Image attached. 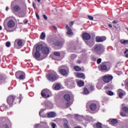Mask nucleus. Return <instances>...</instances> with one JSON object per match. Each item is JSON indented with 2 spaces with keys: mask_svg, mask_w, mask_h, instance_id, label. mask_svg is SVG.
<instances>
[{
  "mask_svg": "<svg viewBox=\"0 0 128 128\" xmlns=\"http://www.w3.org/2000/svg\"><path fill=\"white\" fill-rule=\"evenodd\" d=\"M46 78L49 82H56L58 78V76L56 71L54 70H50L48 73L46 75Z\"/></svg>",
  "mask_w": 128,
  "mask_h": 128,
  "instance_id": "f257e3e1",
  "label": "nucleus"
},
{
  "mask_svg": "<svg viewBox=\"0 0 128 128\" xmlns=\"http://www.w3.org/2000/svg\"><path fill=\"white\" fill-rule=\"evenodd\" d=\"M104 48V46L102 44H96L94 47V51L97 54H102V50Z\"/></svg>",
  "mask_w": 128,
  "mask_h": 128,
  "instance_id": "f03ea898",
  "label": "nucleus"
},
{
  "mask_svg": "<svg viewBox=\"0 0 128 128\" xmlns=\"http://www.w3.org/2000/svg\"><path fill=\"white\" fill-rule=\"evenodd\" d=\"M52 94V92L48 89H44L41 92V96L44 98H50Z\"/></svg>",
  "mask_w": 128,
  "mask_h": 128,
  "instance_id": "7ed1b4c3",
  "label": "nucleus"
},
{
  "mask_svg": "<svg viewBox=\"0 0 128 128\" xmlns=\"http://www.w3.org/2000/svg\"><path fill=\"white\" fill-rule=\"evenodd\" d=\"M64 83L66 86L69 88H72L74 86V81L72 79H66Z\"/></svg>",
  "mask_w": 128,
  "mask_h": 128,
  "instance_id": "20e7f679",
  "label": "nucleus"
},
{
  "mask_svg": "<svg viewBox=\"0 0 128 128\" xmlns=\"http://www.w3.org/2000/svg\"><path fill=\"white\" fill-rule=\"evenodd\" d=\"M16 76L18 80H24L26 78V74L22 71H18L16 73Z\"/></svg>",
  "mask_w": 128,
  "mask_h": 128,
  "instance_id": "39448f33",
  "label": "nucleus"
},
{
  "mask_svg": "<svg viewBox=\"0 0 128 128\" xmlns=\"http://www.w3.org/2000/svg\"><path fill=\"white\" fill-rule=\"evenodd\" d=\"M22 46V40L18 39L15 40L14 42V48H20Z\"/></svg>",
  "mask_w": 128,
  "mask_h": 128,
  "instance_id": "423d86ee",
  "label": "nucleus"
},
{
  "mask_svg": "<svg viewBox=\"0 0 128 128\" xmlns=\"http://www.w3.org/2000/svg\"><path fill=\"white\" fill-rule=\"evenodd\" d=\"M16 96L11 95L8 96L7 98V102L9 106H12V104H14V100H16Z\"/></svg>",
  "mask_w": 128,
  "mask_h": 128,
  "instance_id": "0eeeda50",
  "label": "nucleus"
},
{
  "mask_svg": "<svg viewBox=\"0 0 128 128\" xmlns=\"http://www.w3.org/2000/svg\"><path fill=\"white\" fill-rule=\"evenodd\" d=\"M42 106H44L46 108H52L54 106V104L52 103L50 101H45L42 103Z\"/></svg>",
  "mask_w": 128,
  "mask_h": 128,
  "instance_id": "6e6552de",
  "label": "nucleus"
},
{
  "mask_svg": "<svg viewBox=\"0 0 128 128\" xmlns=\"http://www.w3.org/2000/svg\"><path fill=\"white\" fill-rule=\"evenodd\" d=\"M112 78H113L112 76L110 75H107L103 78L102 80L104 82L108 83V82H110V80H112Z\"/></svg>",
  "mask_w": 128,
  "mask_h": 128,
  "instance_id": "1a4fd4ad",
  "label": "nucleus"
},
{
  "mask_svg": "<svg viewBox=\"0 0 128 128\" xmlns=\"http://www.w3.org/2000/svg\"><path fill=\"white\" fill-rule=\"evenodd\" d=\"M86 108H90V110L92 112H96V108L98 106H96V104L94 103L91 104L90 105H86Z\"/></svg>",
  "mask_w": 128,
  "mask_h": 128,
  "instance_id": "9d476101",
  "label": "nucleus"
},
{
  "mask_svg": "<svg viewBox=\"0 0 128 128\" xmlns=\"http://www.w3.org/2000/svg\"><path fill=\"white\" fill-rule=\"evenodd\" d=\"M110 63L107 62L106 64H102L100 66V68L102 70H106L108 68H110Z\"/></svg>",
  "mask_w": 128,
  "mask_h": 128,
  "instance_id": "9b49d317",
  "label": "nucleus"
},
{
  "mask_svg": "<svg viewBox=\"0 0 128 128\" xmlns=\"http://www.w3.org/2000/svg\"><path fill=\"white\" fill-rule=\"evenodd\" d=\"M50 43L54 44L56 46H62L64 44V41H57L55 43L54 42L51 41Z\"/></svg>",
  "mask_w": 128,
  "mask_h": 128,
  "instance_id": "f8f14e48",
  "label": "nucleus"
},
{
  "mask_svg": "<svg viewBox=\"0 0 128 128\" xmlns=\"http://www.w3.org/2000/svg\"><path fill=\"white\" fill-rule=\"evenodd\" d=\"M42 52L44 54H46V56H48V54H50V48L48 47L44 46L42 48Z\"/></svg>",
  "mask_w": 128,
  "mask_h": 128,
  "instance_id": "ddd939ff",
  "label": "nucleus"
},
{
  "mask_svg": "<svg viewBox=\"0 0 128 128\" xmlns=\"http://www.w3.org/2000/svg\"><path fill=\"white\" fill-rule=\"evenodd\" d=\"M106 40V38L104 36L96 37V42H104Z\"/></svg>",
  "mask_w": 128,
  "mask_h": 128,
  "instance_id": "4468645a",
  "label": "nucleus"
},
{
  "mask_svg": "<svg viewBox=\"0 0 128 128\" xmlns=\"http://www.w3.org/2000/svg\"><path fill=\"white\" fill-rule=\"evenodd\" d=\"M82 38L86 40H90V34H88L87 32H84L82 34Z\"/></svg>",
  "mask_w": 128,
  "mask_h": 128,
  "instance_id": "2eb2a0df",
  "label": "nucleus"
},
{
  "mask_svg": "<svg viewBox=\"0 0 128 128\" xmlns=\"http://www.w3.org/2000/svg\"><path fill=\"white\" fill-rule=\"evenodd\" d=\"M7 26L9 28H14V26H16V23L12 20H9L7 23Z\"/></svg>",
  "mask_w": 128,
  "mask_h": 128,
  "instance_id": "dca6fc26",
  "label": "nucleus"
},
{
  "mask_svg": "<svg viewBox=\"0 0 128 128\" xmlns=\"http://www.w3.org/2000/svg\"><path fill=\"white\" fill-rule=\"evenodd\" d=\"M66 29L68 30L66 32V34H68V36H72L74 34L72 30L70 28L68 25H66Z\"/></svg>",
  "mask_w": 128,
  "mask_h": 128,
  "instance_id": "f3484780",
  "label": "nucleus"
},
{
  "mask_svg": "<svg viewBox=\"0 0 128 128\" xmlns=\"http://www.w3.org/2000/svg\"><path fill=\"white\" fill-rule=\"evenodd\" d=\"M63 66H61L59 67L60 72L61 74H62V76H66L68 72H66V69L62 68Z\"/></svg>",
  "mask_w": 128,
  "mask_h": 128,
  "instance_id": "a211bd4d",
  "label": "nucleus"
},
{
  "mask_svg": "<svg viewBox=\"0 0 128 128\" xmlns=\"http://www.w3.org/2000/svg\"><path fill=\"white\" fill-rule=\"evenodd\" d=\"M118 94L120 98H122V96H126V92L122 90V89H119L118 90Z\"/></svg>",
  "mask_w": 128,
  "mask_h": 128,
  "instance_id": "6ab92c4d",
  "label": "nucleus"
},
{
  "mask_svg": "<svg viewBox=\"0 0 128 128\" xmlns=\"http://www.w3.org/2000/svg\"><path fill=\"white\" fill-rule=\"evenodd\" d=\"M34 58L37 60H40V53L38 51H36L34 56Z\"/></svg>",
  "mask_w": 128,
  "mask_h": 128,
  "instance_id": "aec40b11",
  "label": "nucleus"
},
{
  "mask_svg": "<svg viewBox=\"0 0 128 128\" xmlns=\"http://www.w3.org/2000/svg\"><path fill=\"white\" fill-rule=\"evenodd\" d=\"M6 80V76L3 74H0V85L2 84Z\"/></svg>",
  "mask_w": 128,
  "mask_h": 128,
  "instance_id": "412c9836",
  "label": "nucleus"
},
{
  "mask_svg": "<svg viewBox=\"0 0 128 128\" xmlns=\"http://www.w3.org/2000/svg\"><path fill=\"white\" fill-rule=\"evenodd\" d=\"M12 10H13L14 12H19V10H20V7L18 5H15L13 8L12 7Z\"/></svg>",
  "mask_w": 128,
  "mask_h": 128,
  "instance_id": "4be33fe9",
  "label": "nucleus"
},
{
  "mask_svg": "<svg viewBox=\"0 0 128 128\" xmlns=\"http://www.w3.org/2000/svg\"><path fill=\"white\" fill-rule=\"evenodd\" d=\"M56 114L54 112H49L48 114V117L49 118H56Z\"/></svg>",
  "mask_w": 128,
  "mask_h": 128,
  "instance_id": "5701e85b",
  "label": "nucleus"
},
{
  "mask_svg": "<svg viewBox=\"0 0 128 128\" xmlns=\"http://www.w3.org/2000/svg\"><path fill=\"white\" fill-rule=\"evenodd\" d=\"M8 110V106L6 105H5L4 104H2L0 106V110L1 112H4V110Z\"/></svg>",
  "mask_w": 128,
  "mask_h": 128,
  "instance_id": "b1692460",
  "label": "nucleus"
},
{
  "mask_svg": "<svg viewBox=\"0 0 128 128\" xmlns=\"http://www.w3.org/2000/svg\"><path fill=\"white\" fill-rule=\"evenodd\" d=\"M64 128H70V126H68V121L66 119H64Z\"/></svg>",
  "mask_w": 128,
  "mask_h": 128,
  "instance_id": "393cba45",
  "label": "nucleus"
},
{
  "mask_svg": "<svg viewBox=\"0 0 128 128\" xmlns=\"http://www.w3.org/2000/svg\"><path fill=\"white\" fill-rule=\"evenodd\" d=\"M74 116L76 118V120H80V122L82 120H84V118L82 116H80L78 114H76L74 115Z\"/></svg>",
  "mask_w": 128,
  "mask_h": 128,
  "instance_id": "a878e982",
  "label": "nucleus"
},
{
  "mask_svg": "<svg viewBox=\"0 0 128 128\" xmlns=\"http://www.w3.org/2000/svg\"><path fill=\"white\" fill-rule=\"evenodd\" d=\"M77 84L78 86H84V81L82 80H78L77 81Z\"/></svg>",
  "mask_w": 128,
  "mask_h": 128,
  "instance_id": "bb28decb",
  "label": "nucleus"
},
{
  "mask_svg": "<svg viewBox=\"0 0 128 128\" xmlns=\"http://www.w3.org/2000/svg\"><path fill=\"white\" fill-rule=\"evenodd\" d=\"M53 88L54 90H58L60 89V84H57L55 86H53Z\"/></svg>",
  "mask_w": 128,
  "mask_h": 128,
  "instance_id": "cd10ccee",
  "label": "nucleus"
},
{
  "mask_svg": "<svg viewBox=\"0 0 128 128\" xmlns=\"http://www.w3.org/2000/svg\"><path fill=\"white\" fill-rule=\"evenodd\" d=\"M76 76L78 78H83V80L86 78V76L84 73H78Z\"/></svg>",
  "mask_w": 128,
  "mask_h": 128,
  "instance_id": "c85d7f7f",
  "label": "nucleus"
},
{
  "mask_svg": "<svg viewBox=\"0 0 128 128\" xmlns=\"http://www.w3.org/2000/svg\"><path fill=\"white\" fill-rule=\"evenodd\" d=\"M64 98L67 102L70 100V96L69 94H64Z\"/></svg>",
  "mask_w": 128,
  "mask_h": 128,
  "instance_id": "c756f323",
  "label": "nucleus"
},
{
  "mask_svg": "<svg viewBox=\"0 0 128 128\" xmlns=\"http://www.w3.org/2000/svg\"><path fill=\"white\" fill-rule=\"evenodd\" d=\"M109 122L111 124H118V120L116 118H114L112 120H109Z\"/></svg>",
  "mask_w": 128,
  "mask_h": 128,
  "instance_id": "7c9ffc66",
  "label": "nucleus"
},
{
  "mask_svg": "<svg viewBox=\"0 0 128 128\" xmlns=\"http://www.w3.org/2000/svg\"><path fill=\"white\" fill-rule=\"evenodd\" d=\"M44 110L42 109L40 111V112H39V116H42V118H46V115L44 114Z\"/></svg>",
  "mask_w": 128,
  "mask_h": 128,
  "instance_id": "2f4dec72",
  "label": "nucleus"
},
{
  "mask_svg": "<svg viewBox=\"0 0 128 128\" xmlns=\"http://www.w3.org/2000/svg\"><path fill=\"white\" fill-rule=\"evenodd\" d=\"M86 43L87 46H88L90 47L92 46L94 44V43L92 41H86Z\"/></svg>",
  "mask_w": 128,
  "mask_h": 128,
  "instance_id": "473e14b6",
  "label": "nucleus"
},
{
  "mask_svg": "<svg viewBox=\"0 0 128 128\" xmlns=\"http://www.w3.org/2000/svg\"><path fill=\"white\" fill-rule=\"evenodd\" d=\"M44 46H42V44L38 45L36 47V52H40V50H42Z\"/></svg>",
  "mask_w": 128,
  "mask_h": 128,
  "instance_id": "72a5a7b5",
  "label": "nucleus"
},
{
  "mask_svg": "<svg viewBox=\"0 0 128 128\" xmlns=\"http://www.w3.org/2000/svg\"><path fill=\"white\" fill-rule=\"evenodd\" d=\"M122 108L124 112H128V108L126 106V105L124 104H122Z\"/></svg>",
  "mask_w": 128,
  "mask_h": 128,
  "instance_id": "f704fd0d",
  "label": "nucleus"
},
{
  "mask_svg": "<svg viewBox=\"0 0 128 128\" xmlns=\"http://www.w3.org/2000/svg\"><path fill=\"white\" fill-rule=\"evenodd\" d=\"M19 18H24L26 16V13L24 12H20L18 14Z\"/></svg>",
  "mask_w": 128,
  "mask_h": 128,
  "instance_id": "c9c22d12",
  "label": "nucleus"
},
{
  "mask_svg": "<svg viewBox=\"0 0 128 128\" xmlns=\"http://www.w3.org/2000/svg\"><path fill=\"white\" fill-rule=\"evenodd\" d=\"M40 38L41 40H44L46 38V33L44 32H42L40 36Z\"/></svg>",
  "mask_w": 128,
  "mask_h": 128,
  "instance_id": "e433bc0d",
  "label": "nucleus"
},
{
  "mask_svg": "<svg viewBox=\"0 0 128 128\" xmlns=\"http://www.w3.org/2000/svg\"><path fill=\"white\" fill-rule=\"evenodd\" d=\"M120 42L122 44H128V40H122Z\"/></svg>",
  "mask_w": 128,
  "mask_h": 128,
  "instance_id": "4c0bfd02",
  "label": "nucleus"
},
{
  "mask_svg": "<svg viewBox=\"0 0 128 128\" xmlns=\"http://www.w3.org/2000/svg\"><path fill=\"white\" fill-rule=\"evenodd\" d=\"M54 55L55 56H58V57L60 56V52H54Z\"/></svg>",
  "mask_w": 128,
  "mask_h": 128,
  "instance_id": "58836bf2",
  "label": "nucleus"
},
{
  "mask_svg": "<svg viewBox=\"0 0 128 128\" xmlns=\"http://www.w3.org/2000/svg\"><path fill=\"white\" fill-rule=\"evenodd\" d=\"M102 124L100 122H98V123L96 124V127L97 128H102Z\"/></svg>",
  "mask_w": 128,
  "mask_h": 128,
  "instance_id": "ea45409f",
  "label": "nucleus"
},
{
  "mask_svg": "<svg viewBox=\"0 0 128 128\" xmlns=\"http://www.w3.org/2000/svg\"><path fill=\"white\" fill-rule=\"evenodd\" d=\"M84 94H90V91L88 90L86 88H84Z\"/></svg>",
  "mask_w": 128,
  "mask_h": 128,
  "instance_id": "a19ab883",
  "label": "nucleus"
},
{
  "mask_svg": "<svg viewBox=\"0 0 128 128\" xmlns=\"http://www.w3.org/2000/svg\"><path fill=\"white\" fill-rule=\"evenodd\" d=\"M74 69L75 70H76V72H80V70H82V68L78 66H76L74 67Z\"/></svg>",
  "mask_w": 128,
  "mask_h": 128,
  "instance_id": "79ce46f5",
  "label": "nucleus"
},
{
  "mask_svg": "<svg viewBox=\"0 0 128 128\" xmlns=\"http://www.w3.org/2000/svg\"><path fill=\"white\" fill-rule=\"evenodd\" d=\"M106 94H108V96H114V92L112 91L106 92Z\"/></svg>",
  "mask_w": 128,
  "mask_h": 128,
  "instance_id": "37998d69",
  "label": "nucleus"
},
{
  "mask_svg": "<svg viewBox=\"0 0 128 128\" xmlns=\"http://www.w3.org/2000/svg\"><path fill=\"white\" fill-rule=\"evenodd\" d=\"M128 50L127 49L124 52V55L125 56L126 58H128Z\"/></svg>",
  "mask_w": 128,
  "mask_h": 128,
  "instance_id": "c03bdc74",
  "label": "nucleus"
},
{
  "mask_svg": "<svg viewBox=\"0 0 128 128\" xmlns=\"http://www.w3.org/2000/svg\"><path fill=\"white\" fill-rule=\"evenodd\" d=\"M6 48H10V42H7L6 43Z\"/></svg>",
  "mask_w": 128,
  "mask_h": 128,
  "instance_id": "a18cd8bd",
  "label": "nucleus"
},
{
  "mask_svg": "<svg viewBox=\"0 0 128 128\" xmlns=\"http://www.w3.org/2000/svg\"><path fill=\"white\" fill-rule=\"evenodd\" d=\"M96 88H98V90H100V88H102V85H100V84H98L96 86Z\"/></svg>",
  "mask_w": 128,
  "mask_h": 128,
  "instance_id": "49530a36",
  "label": "nucleus"
},
{
  "mask_svg": "<svg viewBox=\"0 0 128 128\" xmlns=\"http://www.w3.org/2000/svg\"><path fill=\"white\" fill-rule=\"evenodd\" d=\"M120 116H126V114L124 112H121L120 113Z\"/></svg>",
  "mask_w": 128,
  "mask_h": 128,
  "instance_id": "de8ad7c7",
  "label": "nucleus"
},
{
  "mask_svg": "<svg viewBox=\"0 0 128 128\" xmlns=\"http://www.w3.org/2000/svg\"><path fill=\"white\" fill-rule=\"evenodd\" d=\"M100 62H102V58H99L98 60H97V64H100Z\"/></svg>",
  "mask_w": 128,
  "mask_h": 128,
  "instance_id": "09e8293b",
  "label": "nucleus"
},
{
  "mask_svg": "<svg viewBox=\"0 0 128 128\" xmlns=\"http://www.w3.org/2000/svg\"><path fill=\"white\" fill-rule=\"evenodd\" d=\"M52 128H56V123H52Z\"/></svg>",
  "mask_w": 128,
  "mask_h": 128,
  "instance_id": "8fccbe9b",
  "label": "nucleus"
},
{
  "mask_svg": "<svg viewBox=\"0 0 128 128\" xmlns=\"http://www.w3.org/2000/svg\"><path fill=\"white\" fill-rule=\"evenodd\" d=\"M40 124H36L34 126V128H40Z\"/></svg>",
  "mask_w": 128,
  "mask_h": 128,
  "instance_id": "3c124183",
  "label": "nucleus"
},
{
  "mask_svg": "<svg viewBox=\"0 0 128 128\" xmlns=\"http://www.w3.org/2000/svg\"><path fill=\"white\" fill-rule=\"evenodd\" d=\"M88 18L90 20H94V17L90 16H88Z\"/></svg>",
  "mask_w": 128,
  "mask_h": 128,
  "instance_id": "603ef678",
  "label": "nucleus"
},
{
  "mask_svg": "<svg viewBox=\"0 0 128 128\" xmlns=\"http://www.w3.org/2000/svg\"><path fill=\"white\" fill-rule=\"evenodd\" d=\"M74 22H70L69 23V26H74Z\"/></svg>",
  "mask_w": 128,
  "mask_h": 128,
  "instance_id": "864d4df0",
  "label": "nucleus"
},
{
  "mask_svg": "<svg viewBox=\"0 0 128 128\" xmlns=\"http://www.w3.org/2000/svg\"><path fill=\"white\" fill-rule=\"evenodd\" d=\"M34 92H29V96H34Z\"/></svg>",
  "mask_w": 128,
  "mask_h": 128,
  "instance_id": "5fc2aeb1",
  "label": "nucleus"
},
{
  "mask_svg": "<svg viewBox=\"0 0 128 128\" xmlns=\"http://www.w3.org/2000/svg\"><path fill=\"white\" fill-rule=\"evenodd\" d=\"M36 3H34V2H32V6L34 8H36Z\"/></svg>",
  "mask_w": 128,
  "mask_h": 128,
  "instance_id": "6e6d98bb",
  "label": "nucleus"
},
{
  "mask_svg": "<svg viewBox=\"0 0 128 128\" xmlns=\"http://www.w3.org/2000/svg\"><path fill=\"white\" fill-rule=\"evenodd\" d=\"M90 89L91 90H94V86H90Z\"/></svg>",
  "mask_w": 128,
  "mask_h": 128,
  "instance_id": "4d7b16f0",
  "label": "nucleus"
},
{
  "mask_svg": "<svg viewBox=\"0 0 128 128\" xmlns=\"http://www.w3.org/2000/svg\"><path fill=\"white\" fill-rule=\"evenodd\" d=\"M3 128H9L7 124H5L4 125Z\"/></svg>",
  "mask_w": 128,
  "mask_h": 128,
  "instance_id": "13d9d810",
  "label": "nucleus"
},
{
  "mask_svg": "<svg viewBox=\"0 0 128 128\" xmlns=\"http://www.w3.org/2000/svg\"><path fill=\"white\" fill-rule=\"evenodd\" d=\"M36 17L37 18L38 20H40V16H38V13L36 12Z\"/></svg>",
  "mask_w": 128,
  "mask_h": 128,
  "instance_id": "bf43d9fd",
  "label": "nucleus"
},
{
  "mask_svg": "<svg viewBox=\"0 0 128 128\" xmlns=\"http://www.w3.org/2000/svg\"><path fill=\"white\" fill-rule=\"evenodd\" d=\"M43 18H44L46 20H48V16H46V14L43 15Z\"/></svg>",
  "mask_w": 128,
  "mask_h": 128,
  "instance_id": "052dcab7",
  "label": "nucleus"
},
{
  "mask_svg": "<svg viewBox=\"0 0 128 128\" xmlns=\"http://www.w3.org/2000/svg\"><path fill=\"white\" fill-rule=\"evenodd\" d=\"M22 94H20V97H19V100H19V103L20 102H21V100H22Z\"/></svg>",
  "mask_w": 128,
  "mask_h": 128,
  "instance_id": "680f3d73",
  "label": "nucleus"
},
{
  "mask_svg": "<svg viewBox=\"0 0 128 128\" xmlns=\"http://www.w3.org/2000/svg\"><path fill=\"white\" fill-rule=\"evenodd\" d=\"M118 20H114L113 21V24H118Z\"/></svg>",
  "mask_w": 128,
  "mask_h": 128,
  "instance_id": "e2e57ef3",
  "label": "nucleus"
},
{
  "mask_svg": "<svg viewBox=\"0 0 128 128\" xmlns=\"http://www.w3.org/2000/svg\"><path fill=\"white\" fill-rule=\"evenodd\" d=\"M116 74H118V76H120L122 74V72H117Z\"/></svg>",
  "mask_w": 128,
  "mask_h": 128,
  "instance_id": "0e129e2a",
  "label": "nucleus"
},
{
  "mask_svg": "<svg viewBox=\"0 0 128 128\" xmlns=\"http://www.w3.org/2000/svg\"><path fill=\"white\" fill-rule=\"evenodd\" d=\"M24 24H28V20H25L24 21Z\"/></svg>",
  "mask_w": 128,
  "mask_h": 128,
  "instance_id": "69168bd1",
  "label": "nucleus"
},
{
  "mask_svg": "<svg viewBox=\"0 0 128 128\" xmlns=\"http://www.w3.org/2000/svg\"><path fill=\"white\" fill-rule=\"evenodd\" d=\"M53 28H54V30H58V28H56V26H52Z\"/></svg>",
  "mask_w": 128,
  "mask_h": 128,
  "instance_id": "338daca9",
  "label": "nucleus"
},
{
  "mask_svg": "<svg viewBox=\"0 0 128 128\" xmlns=\"http://www.w3.org/2000/svg\"><path fill=\"white\" fill-rule=\"evenodd\" d=\"M70 103H66V108H68V106H70Z\"/></svg>",
  "mask_w": 128,
  "mask_h": 128,
  "instance_id": "774afa93",
  "label": "nucleus"
}]
</instances>
